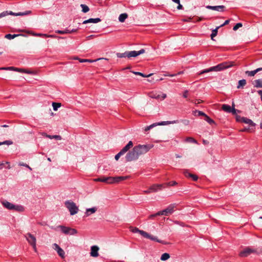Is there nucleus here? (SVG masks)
Here are the masks:
<instances>
[{
	"instance_id": "f257e3e1",
	"label": "nucleus",
	"mask_w": 262,
	"mask_h": 262,
	"mask_svg": "<svg viewBox=\"0 0 262 262\" xmlns=\"http://www.w3.org/2000/svg\"><path fill=\"white\" fill-rule=\"evenodd\" d=\"M235 65L233 61H226L222 62L215 66L210 67L209 69H205L201 71L199 74L201 75L203 74L207 73L210 72H219L224 70L226 69L233 67Z\"/></svg>"
},
{
	"instance_id": "f03ea898",
	"label": "nucleus",
	"mask_w": 262,
	"mask_h": 262,
	"mask_svg": "<svg viewBox=\"0 0 262 262\" xmlns=\"http://www.w3.org/2000/svg\"><path fill=\"white\" fill-rule=\"evenodd\" d=\"M129 178V176H119V177H102L95 179L96 181L104 182L107 184L118 183L121 181L125 180Z\"/></svg>"
},
{
	"instance_id": "7ed1b4c3",
	"label": "nucleus",
	"mask_w": 262,
	"mask_h": 262,
	"mask_svg": "<svg viewBox=\"0 0 262 262\" xmlns=\"http://www.w3.org/2000/svg\"><path fill=\"white\" fill-rule=\"evenodd\" d=\"M135 146L138 151L139 156H140L142 155L145 154L149 151V150L154 147V145L151 144L144 145L139 144Z\"/></svg>"
},
{
	"instance_id": "20e7f679",
	"label": "nucleus",
	"mask_w": 262,
	"mask_h": 262,
	"mask_svg": "<svg viewBox=\"0 0 262 262\" xmlns=\"http://www.w3.org/2000/svg\"><path fill=\"white\" fill-rule=\"evenodd\" d=\"M139 156L138 151L134 146L133 149L129 151L125 156V160L126 162H131L136 161L138 159Z\"/></svg>"
},
{
	"instance_id": "39448f33",
	"label": "nucleus",
	"mask_w": 262,
	"mask_h": 262,
	"mask_svg": "<svg viewBox=\"0 0 262 262\" xmlns=\"http://www.w3.org/2000/svg\"><path fill=\"white\" fill-rule=\"evenodd\" d=\"M64 204L70 211L71 215H73L78 212L79 210L78 207L73 201H67L65 202Z\"/></svg>"
},
{
	"instance_id": "423d86ee",
	"label": "nucleus",
	"mask_w": 262,
	"mask_h": 262,
	"mask_svg": "<svg viewBox=\"0 0 262 262\" xmlns=\"http://www.w3.org/2000/svg\"><path fill=\"white\" fill-rule=\"evenodd\" d=\"M31 11H26L24 12L14 13L12 11H5L0 13V18L5 17L8 15L14 16H24L31 14Z\"/></svg>"
},
{
	"instance_id": "0eeeda50",
	"label": "nucleus",
	"mask_w": 262,
	"mask_h": 262,
	"mask_svg": "<svg viewBox=\"0 0 262 262\" xmlns=\"http://www.w3.org/2000/svg\"><path fill=\"white\" fill-rule=\"evenodd\" d=\"M25 237L28 242L33 247L34 251L37 252L36 245V239L35 237L30 233H27L26 235H25Z\"/></svg>"
},
{
	"instance_id": "6e6552de",
	"label": "nucleus",
	"mask_w": 262,
	"mask_h": 262,
	"mask_svg": "<svg viewBox=\"0 0 262 262\" xmlns=\"http://www.w3.org/2000/svg\"><path fill=\"white\" fill-rule=\"evenodd\" d=\"M58 228H59L62 232L65 234L74 235L77 233V231L76 229L60 225L58 226Z\"/></svg>"
},
{
	"instance_id": "1a4fd4ad",
	"label": "nucleus",
	"mask_w": 262,
	"mask_h": 262,
	"mask_svg": "<svg viewBox=\"0 0 262 262\" xmlns=\"http://www.w3.org/2000/svg\"><path fill=\"white\" fill-rule=\"evenodd\" d=\"M178 122H179V120H173V121H162V122H158V123H153L149 126H147V127L149 128V130L150 129H151L153 127H154L156 126H158V125H168V124H170L177 123Z\"/></svg>"
},
{
	"instance_id": "9d476101",
	"label": "nucleus",
	"mask_w": 262,
	"mask_h": 262,
	"mask_svg": "<svg viewBox=\"0 0 262 262\" xmlns=\"http://www.w3.org/2000/svg\"><path fill=\"white\" fill-rule=\"evenodd\" d=\"M145 50L144 49H142L139 51H127V58H130L132 57H136L141 54L144 53Z\"/></svg>"
},
{
	"instance_id": "9b49d317",
	"label": "nucleus",
	"mask_w": 262,
	"mask_h": 262,
	"mask_svg": "<svg viewBox=\"0 0 262 262\" xmlns=\"http://www.w3.org/2000/svg\"><path fill=\"white\" fill-rule=\"evenodd\" d=\"M236 120L238 122H243L246 124H249L251 126H255V123L251 119L246 117L237 116Z\"/></svg>"
},
{
	"instance_id": "f8f14e48",
	"label": "nucleus",
	"mask_w": 262,
	"mask_h": 262,
	"mask_svg": "<svg viewBox=\"0 0 262 262\" xmlns=\"http://www.w3.org/2000/svg\"><path fill=\"white\" fill-rule=\"evenodd\" d=\"M255 252H256V250L248 247L241 251L239 255L241 257H245Z\"/></svg>"
},
{
	"instance_id": "ddd939ff",
	"label": "nucleus",
	"mask_w": 262,
	"mask_h": 262,
	"mask_svg": "<svg viewBox=\"0 0 262 262\" xmlns=\"http://www.w3.org/2000/svg\"><path fill=\"white\" fill-rule=\"evenodd\" d=\"M173 212V206L172 205L169 206L165 209L159 211L158 212V214H160V215H169L171 214Z\"/></svg>"
},
{
	"instance_id": "4468645a",
	"label": "nucleus",
	"mask_w": 262,
	"mask_h": 262,
	"mask_svg": "<svg viewBox=\"0 0 262 262\" xmlns=\"http://www.w3.org/2000/svg\"><path fill=\"white\" fill-rule=\"evenodd\" d=\"M53 248L57 251L58 254L61 258H63L65 257V252L64 250L61 248L58 245L55 243L53 244Z\"/></svg>"
},
{
	"instance_id": "2eb2a0df",
	"label": "nucleus",
	"mask_w": 262,
	"mask_h": 262,
	"mask_svg": "<svg viewBox=\"0 0 262 262\" xmlns=\"http://www.w3.org/2000/svg\"><path fill=\"white\" fill-rule=\"evenodd\" d=\"M99 250V247L97 246H92L91 247L90 255L92 257H96L99 255L98 251Z\"/></svg>"
},
{
	"instance_id": "dca6fc26",
	"label": "nucleus",
	"mask_w": 262,
	"mask_h": 262,
	"mask_svg": "<svg viewBox=\"0 0 262 262\" xmlns=\"http://www.w3.org/2000/svg\"><path fill=\"white\" fill-rule=\"evenodd\" d=\"M206 8L208 9L217 11L219 12H223L224 11L225 6L223 5L221 6H207Z\"/></svg>"
},
{
	"instance_id": "f3484780",
	"label": "nucleus",
	"mask_w": 262,
	"mask_h": 262,
	"mask_svg": "<svg viewBox=\"0 0 262 262\" xmlns=\"http://www.w3.org/2000/svg\"><path fill=\"white\" fill-rule=\"evenodd\" d=\"M133 146V143L132 141H129L128 143L120 151L121 154L123 155L127 151H129Z\"/></svg>"
},
{
	"instance_id": "a211bd4d",
	"label": "nucleus",
	"mask_w": 262,
	"mask_h": 262,
	"mask_svg": "<svg viewBox=\"0 0 262 262\" xmlns=\"http://www.w3.org/2000/svg\"><path fill=\"white\" fill-rule=\"evenodd\" d=\"M133 146V143L132 141H129L128 143L120 151L121 154L123 155L127 151H129Z\"/></svg>"
},
{
	"instance_id": "6ab92c4d",
	"label": "nucleus",
	"mask_w": 262,
	"mask_h": 262,
	"mask_svg": "<svg viewBox=\"0 0 262 262\" xmlns=\"http://www.w3.org/2000/svg\"><path fill=\"white\" fill-rule=\"evenodd\" d=\"M164 186V184H154L151 185L149 188L151 192H155L158 190H162Z\"/></svg>"
},
{
	"instance_id": "aec40b11",
	"label": "nucleus",
	"mask_w": 262,
	"mask_h": 262,
	"mask_svg": "<svg viewBox=\"0 0 262 262\" xmlns=\"http://www.w3.org/2000/svg\"><path fill=\"white\" fill-rule=\"evenodd\" d=\"M78 29H73L71 30L66 29L64 30H57L56 32L58 34H70L74 32H76L78 31Z\"/></svg>"
},
{
	"instance_id": "412c9836",
	"label": "nucleus",
	"mask_w": 262,
	"mask_h": 262,
	"mask_svg": "<svg viewBox=\"0 0 262 262\" xmlns=\"http://www.w3.org/2000/svg\"><path fill=\"white\" fill-rule=\"evenodd\" d=\"M183 173L186 177L191 178L194 181L198 179V177L196 175L189 173L187 170H184Z\"/></svg>"
},
{
	"instance_id": "4be33fe9",
	"label": "nucleus",
	"mask_w": 262,
	"mask_h": 262,
	"mask_svg": "<svg viewBox=\"0 0 262 262\" xmlns=\"http://www.w3.org/2000/svg\"><path fill=\"white\" fill-rule=\"evenodd\" d=\"M101 21V19L99 18H89V19L85 20L83 21V24H86L88 23H98Z\"/></svg>"
},
{
	"instance_id": "5701e85b",
	"label": "nucleus",
	"mask_w": 262,
	"mask_h": 262,
	"mask_svg": "<svg viewBox=\"0 0 262 262\" xmlns=\"http://www.w3.org/2000/svg\"><path fill=\"white\" fill-rule=\"evenodd\" d=\"M262 70V68H257L255 70L253 71H246V74L248 76H254L257 72L260 71Z\"/></svg>"
},
{
	"instance_id": "b1692460",
	"label": "nucleus",
	"mask_w": 262,
	"mask_h": 262,
	"mask_svg": "<svg viewBox=\"0 0 262 262\" xmlns=\"http://www.w3.org/2000/svg\"><path fill=\"white\" fill-rule=\"evenodd\" d=\"M2 204L5 208H6L9 210H13V209L14 207V204L7 201H3L2 202Z\"/></svg>"
},
{
	"instance_id": "393cba45",
	"label": "nucleus",
	"mask_w": 262,
	"mask_h": 262,
	"mask_svg": "<svg viewBox=\"0 0 262 262\" xmlns=\"http://www.w3.org/2000/svg\"><path fill=\"white\" fill-rule=\"evenodd\" d=\"M97 210V208L95 207H92L91 208H88L86 209V211L85 212V215L88 216L91 214L94 213Z\"/></svg>"
},
{
	"instance_id": "a878e982",
	"label": "nucleus",
	"mask_w": 262,
	"mask_h": 262,
	"mask_svg": "<svg viewBox=\"0 0 262 262\" xmlns=\"http://www.w3.org/2000/svg\"><path fill=\"white\" fill-rule=\"evenodd\" d=\"M166 94H162V96H161L159 94H151L150 95V97L152 98H155L156 99H161L162 100H164L166 98Z\"/></svg>"
},
{
	"instance_id": "bb28decb",
	"label": "nucleus",
	"mask_w": 262,
	"mask_h": 262,
	"mask_svg": "<svg viewBox=\"0 0 262 262\" xmlns=\"http://www.w3.org/2000/svg\"><path fill=\"white\" fill-rule=\"evenodd\" d=\"M75 59H78L79 60V61L80 62H90V63H92V62H94L95 61H96L99 59H101V58H99V59H97L96 60H92V59H81V58H79L78 57H76L75 58Z\"/></svg>"
},
{
	"instance_id": "cd10ccee",
	"label": "nucleus",
	"mask_w": 262,
	"mask_h": 262,
	"mask_svg": "<svg viewBox=\"0 0 262 262\" xmlns=\"http://www.w3.org/2000/svg\"><path fill=\"white\" fill-rule=\"evenodd\" d=\"M254 86L255 88H262V79H257L254 81Z\"/></svg>"
},
{
	"instance_id": "c85d7f7f",
	"label": "nucleus",
	"mask_w": 262,
	"mask_h": 262,
	"mask_svg": "<svg viewBox=\"0 0 262 262\" xmlns=\"http://www.w3.org/2000/svg\"><path fill=\"white\" fill-rule=\"evenodd\" d=\"M222 110L227 113H231V107L227 104H223L222 106Z\"/></svg>"
},
{
	"instance_id": "c756f323",
	"label": "nucleus",
	"mask_w": 262,
	"mask_h": 262,
	"mask_svg": "<svg viewBox=\"0 0 262 262\" xmlns=\"http://www.w3.org/2000/svg\"><path fill=\"white\" fill-rule=\"evenodd\" d=\"M246 84V80L245 79H242L238 81V85L237 86V89L243 88Z\"/></svg>"
},
{
	"instance_id": "7c9ffc66",
	"label": "nucleus",
	"mask_w": 262,
	"mask_h": 262,
	"mask_svg": "<svg viewBox=\"0 0 262 262\" xmlns=\"http://www.w3.org/2000/svg\"><path fill=\"white\" fill-rule=\"evenodd\" d=\"M23 34H8L5 35V38L8 39H12L18 36H23Z\"/></svg>"
},
{
	"instance_id": "2f4dec72",
	"label": "nucleus",
	"mask_w": 262,
	"mask_h": 262,
	"mask_svg": "<svg viewBox=\"0 0 262 262\" xmlns=\"http://www.w3.org/2000/svg\"><path fill=\"white\" fill-rule=\"evenodd\" d=\"M127 16H128V15L126 13H122L119 15V20L120 22L123 23L127 18Z\"/></svg>"
},
{
	"instance_id": "473e14b6",
	"label": "nucleus",
	"mask_w": 262,
	"mask_h": 262,
	"mask_svg": "<svg viewBox=\"0 0 262 262\" xmlns=\"http://www.w3.org/2000/svg\"><path fill=\"white\" fill-rule=\"evenodd\" d=\"M13 210H15L18 212H22L24 210V208L21 205H15L13 209Z\"/></svg>"
},
{
	"instance_id": "72a5a7b5",
	"label": "nucleus",
	"mask_w": 262,
	"mask_h": 262,
	"mask_svg": "<svg viewBox=\"0 0 262 262\" xmlns=\"http://www.w3.org/2000/svg\"><path fill=\"white\" fill-rule=\"evenodd\" d=\"M138 230V233H139L141 235H142L143 237L148 238V237H149V234L146 232L144 231L140 230L139 229H137Z\"/></svg>"
},
{
	"instance_id": "f704fd0d",
	"label": "nucleus",
	"mask_w": 262,
	"mask_h": 262,
	"mask_svg": "<svg viewBox=\"0 0 262 262\" xmlns=\"http://www.w3.org/2000/svg\"><path fill=\"white\" fill-rule=\"evenodd\" d=\"M170 257V255L168 253H164L161 256V260L165 261L167 260Z\"/></svg>"
},
{
	"instance_id": "c9c22d12",
	"label": "nucleus",
	"mask_w": 262,
	"mask_h": 262,
	"mask_svg": "<svg viewBox=\"0 0 262 262\" xmlns=\"http://www.w3.org/2000/svg\"><path fill=\"white\" fill-rule=\"evenodd\" d=\"M193 114L194 116H204L205 115V114L204 113H203V112L200 111H197V110L193 111Z\"/></svg>"
},
{
	"instance_id": "e433bc0d",
	"label": "nucleus",
	"mask_w": 262,
	"mask_h": 262,
	"mask_svg": "<svg viewBox=\"0 0 262 262\" xmlns=\"http://www.w3.org/2000/svg\"><path fill=\"white\" fill-rule=\"evenodd\" d=\"M220 28L219 26L216 27L215 29L213 30L212 31V33L211 34V38L212 40H213V37L216 36L217 33V30Z\"/></svg>"
},
{
	"instance_id": "4c0bfd02",
	"label": "nucleus",
	"mask_w": 262,
	"mask_h": 262,
	"mask_svg": "<svg viewBox=\"0 0 262 262\" xmlns=\"http://www.w3.org/2000/svg\"><path fill=\"white\" fill-rule=\"evenodd\" d=\"M205 120L209 123L210 124H212L214 123V121L211 119L209 116H208L206 114L204 116Z\"/></svg>"
},
{
	"instance_id": "58836bf2",
	"label": "nucleus",
	"mask_w": 262,
	"mask_h": 262,
	"mask_svg": "<svg viewBox=\"0 0 262 262\" xmlns=\"http://www.w3.org/2000/svg\"><path fill=\"white\" fill-rule=\"evenodd\" d=\"M80 6L82 9V12L84 13L88 12L90 10L89 7L84 4H81L80 5Z\"/></svg>"
},
{
	"instance_id": "ea45409f",
	"label": "nucleus",
	"mask_w": 262,
	"mask_h": 262,
	"mask_svg": "<svg viewBox=\"0 0 262 262\" xmlns=\"http://www.w3.org/2000/svg\"><path fill=\"white\" fill-rule=\"evenodd\" d=\"M52 106L54 111H56L58 110L59 107H60L61 104L60 103L53 102Z\"/></svg>"
},
{
	"instance_id": "a19ab883",
	"label": "nucleus",
	"mask_w": 262,
	"mask_h": 262,
	"mask_svg": "<svg viewBox=\"0 0 262 262\" xmlns=\"http://www.w3.org/2000/svg\"><path fill=\"white\" fill-rule=\"evenodd\" d=\"M133 73H134L135 75H137L141 76L143 77H148L152 74H150L149 75H145V74H144L141 72H133Z\"/></svg>"
},
{
	"instance_id": "79ce46f5",
	"label": "nucleus",
	"mask_w": 262,
	"mask_h": 262,
	"mask_svg": "<svg viewBox=\"0 0 262 262\" xmlns=\"http://www.w3.org/2000/svg\"><path fill=\"white\" fill-rule=\"evenodd\" d=\"M48 138L51 139H55L58 140H61V137L59 135H49V136H48Z\"/></svg>"
},
{
	"instance_id": "37998d69",
	"label": "nucleus",
	"mask_w": 262,
	"mask_h": 262,
	"mask_svg": "<svg viewBox=\"0 0 262 262\" xmlns=\"http://www.w3.org/2000/svg\"><path fill=\"white\" fill-rule=\"evenodd\" d=\"M185 141L187 142L193 143H196V144L198 143L196 140L192 137L186 138L185 139Z\"/></svg>"
},
{
	"instance_id": "c03bdc74",
	"label": "nucleus",
	"mask_w": 262,
	"mask_h": 262,
	"mask_svg": "<svg viewBox=\"0 0 262 262\" xmlns=\"http://www.w3.org/2000/svg\"><path fill=\"white\" fill-rule=\"evenodd\" d=\"M16 68L14 67L0 68V70H10L15 71Z\"/></svg>"
},
{
	"instance_id": "a18cd8bd",
	"label": "nucleus",
	"mask_w": 262,
	"mask_h": 262,
	"mask_svg": "<svg viewBox=\"0 0 262 262\" xmlns=\"http://www.w3.org/2000/svg\"><path fill=\"white\" fill-rule=\"evenodd\" d=\"M117 57L119 58H127V51L122 53H118L117 54Z\"/></svg>"
},
{
	"instance_id": "49530a36",
	"label": "nucleus",
	"mask_w": 262,
	"mask_h": 262,
	"mask_svg": "<svg viewBox=\"0 0 262 262\" xmlns=\"http://www.w3.org/2000/svg\"><path fill=\"white\" fill-rule=\"evenodd\" d=\"M13 142L10 140H6L3 142H0V145L6 144L8 145L12 144Z\"/></svg>"
},
{
	"instance_id": "de8ad7c7",
	"label": "nucleus",
	"mask_w": 262,
	"mask_h": 262,
	"mask_svg": "<svg viewBox=\"0 0 262 262\" xmlns=\"http://www.w3.org/2000/svg\"><path fill=\"white\" fill-rule=\"evenodd\" d=\"M15 71L19 72H21V73H30V72H29V71H28L25 69L17 68H16Z\"/></svg>"
},
{
	"instance_id": "09e8293b",
	"label": "nucleus",
	"mask_w": 262,
	"mask_h": 262,
	"mask_svg": "<svg viewBox=\"0 0 262 262\" xmlns=\"http://www.w3.org/2000/svg\"><path fill=\"white\" fill-rule=\"evenodd\" d=\"M243 26L242 24L241 23H237L234 27H233V30L234 31H236L237 30L238 28L242 27Z\"/></svg>"
},
{
	"instance_id": "8fccbe9b",
	"label": "nucleus",
	"mask_w": 262,
	"mask_h": 262,
	"mask_svg": "<svg viewBox=\"0 0 262 262\" xmlns=\"http://www.w3.org/2000/svg\"><path fill=\"white\" fill-rule=\"evenodd\" d=\"M148 239H150L152 241H157L159 243H160V242L158 239L157 237H156V236H154L150 234H149V237H148Z\"/></svg>"
},
{
	"instance_id": "3c124183",
	"label": "nucleus",
	"mask_w": 262,
	"mask_h": 262,
	"mask_svg": "<svg viewBox=\"0 0 262 262\" xmlns=\"http://www.w3.org/2000/svg\"><path fill=\"white\" fill-rule=\"evenodd\" d=\"M36 35L37 36H46V37H54V35H48L46 34H37Z\"/></svg>"
},
{
	"instance_id": "603ef678",
	"label": "nucleus",
	"mask_w": 262,
	"mask_h": 262,
	"mask_svg": "<svg viewBox=\"0 0 262 262\" xmlns=\"http://www.w3.org/2000/svg\"><path fill=\"white\" fill-rule=\"evenodd\" d=\"M237 112L239 113L240 111L239 110H236L234 107H231V113H232L233 115H235Z\"/></svg>"
},
{
	"instance_id": "864d4df0",
	"label": "nucleus",
	"mask_w": 262,
	"mask_h": 262,
	"mask_svg": "<svg viewBox=\"0 0 262 262\" xmlns=\"http://www.w3.org/2000/svg\"><path fill=\"white\" fill-rule=\"evenodd\" d=\"M177 182L176 181H171L168 183L165 184V185L166 186H174L177 184Z\"/></svg>"
},
{
	"instance_id": "5fc2aeb1",
	"label": "nucleus",
	"mask_w": 262,
	"mask_h": 262,
	"mask_svg": "<svg viewBox=\"0 0 262 262\" xmlns=\"http://www.w3.org/2000/svg\"><path fill=\"white\" fill-rule=\"evenodd\" d=\"M123 155L121 154L120 151H119L115 157V159L116 160L118 161L119 158L122 156Z\"/></svg>"
},
{
	"instance_id": "6e6d98bb",
	"label": "nucleus",
	"mask_w": 262,
	"mask_h": 262,
	"mask_svg": "<svg viewBox=\"0 0 262 262\" xmlns=\"http://www.w3.org/2000/svg\"><path fill=\"white\" fill-rule=\"evenodd\" d=\"M188 91L185 90L183 94V97L185 98H187L188 97Z\"/></svg>"
},
{
	"instance_id": "4d7b16f0",
	"label": "nucleus",
	"mask_w": 262,
	"mask_h": 262,
	"mask_svg": "<svg viewBox=\"0 0 262 262\" xmlns=\"http://www.w3.org/2000/svg\"><path fill=\"white\" fill-rule=\"evenodd\" d=\"M182 122L186 125H188L190 123L189 120L187 119L183 120Z\"/></svg>"
},
{
	"instance_id": "13d9d810",
	"label": "nucleus",
	"mask_w": 262,
	"mask_h": 262,
	"mask_svg": "<svg viewBox=\"0 0 262 262\" xmlns=\"http://www.w3.org/2000/svg\"><path fill=\"white\" fill-rule=\"evenodd\" d=\"M157 215H160V214H158V212L155 213V214H151L149 216V219H152L154 217L157 216Z\"/></svg>"
},
{
	"instance_id": "bf43d9fd",
	"label": "nucleus",
	"mask_w": 262,
	"mask_h": 262,
	"mask_svg": "<svg viewBox=\"0 0 262 262\" xmlns=\"http://www.w3.org/2000/svg\"><path fill=\"white\" fill-rule=\"evenodd\" d=\"M230 21V20L228 19V20H226L222 25H221V26H220L219 27H223V26H224L227 24H229Z\"/></svg>"
},
{
	"instance_id": "052dcab7",
	"label": "nucleus",
	"mask_w": 262,
	"mask_h": 262,
	"mask_svg": "<svg viewBox=\"0 0 262 262\" xmlns=\"http://www.w3.org/2000/svg\"><path fill=\"white\" fill-rule=\"evenodd\" d=\"M143 192L144 193L148 194V193H151V191L150 188H149L147 190H144L143 191Z\"/></svg>"
},
{
	"instance_id": "680f3d73",
	"label": "nucleus",
	"mask_w": 262,
	"mask_h": 262,
	"mask_svg": "<svg viewBox=\"0 0 262 262\" xmlns=\"http://www.w3.org/2000/svg\"><path fill=\"white\" fill-rule=\"evenodd\" d=\"M19 166H25L26 167H29V165L26 163H23V162H20L19 163Z\"/></svg>"
},
{
	"instance_id": "e2e57ef3",
	"label": "nucleus",
	"mask_w": 262,
	"mask_h": 262,
	"mask_svg": "<svg viewBox=\"0 0 262 262\" xmlns=\"http://www.w3.org/2000/svg\"><path fill=\"white\" fill-rule=\"evenodd\" d=\"M183 73V72H178L177 74H171V75H168V76H170V77H173V76H176L177 75H180L181 74Z\"/></svg>"
},
{
	"instance_id": "0e129e2a",
	"label": "nucleus",
	"mask_w": 262,
	"mask_h": 262,
	"mask_svg": "<svg viewBox=\"0 0 262 262\" xmlns=\"http://www.w3.org/2000/svg\"><path fill=\"white\" fill-rule=\"evenodd\" d=\"M182 8H183V6L182 5L180 4V3L179 4H178L177 9L179 10H181V9H182Z\"/></svg>"
},
{
	"instance_id": "69168bd1",
	"label": "nucleus",
	"mask_w": 262,
	"mask_h": 262,
	"mask_svg": "<svg viewBox=\"0 0 262 262\" xmlns=\"http://www.w3.org/2000/svg\"><path fill=\"white\" fill-rule=\"evenodd\" d=\"M41 135L44 136V137H46L47 138H48V136H49L50 135H48L47 133H41Z\"/></svg>"
},
{
	"instance_id": "338daca9",
	"label": "nucleus",
	"mask_w": 262,
	"mask_h": 262,
	"mask_svg": "<svg viewBox=\"0 0 262 262\" xmlns=\"http://www.w3.org/2000/svg\"><path fill=\"white\" fill-rule=\"evenodd\" d=\"M201 103V101H200V100H196L195 101V102H194V103H195V104H199V103Z\"/></svg>"
},
{
	"instance_id": "774afa93",
	"label": "nucleus",
	"mask_w": 262,
	"mask_h": 262,
	"mask_svg": "<svg viewBox=\"0 0 262 262\" xmlns=\"http://www.w3.org/2000/svg\"><path fill=\"white\" fill-rule=\"evenodd\" d=\"M258 94L261 96H262V90H259L257 91Z\"/></svg>"
}]
</instances>
